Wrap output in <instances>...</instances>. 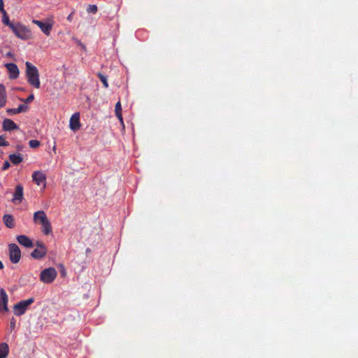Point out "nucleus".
<instances>
[{
  "label": "nucleus",
  "instance_id": "dca6fc26",
  "mask_svg": "<svg viewBox=\"0 0 358 358\" xmlns=\"http://www.w3.org/2000/svg\"><path fill=\"white\" fill-rule=\"evenodd\" d=\"M47 253V249H34L31 253V256L36 259H40L45 256Z\"/></svg>",
  "mask_w": 358,
  "mask_h": 358
},
{
  "label": "nucleus",
  "instance_id": "0eeeda50",
  "mask_svg": "<svg viewBox=\"0 0 358 358\" xmlns=\"http://www.w3.org/2000/svg\"><path fill=\"white\" fill-rule=\"evenodd\" d=\"M8 296L4 289H0V312H8Z\"/></svg>",
  "mask_w": 358,
  "mask_h": 358
},
{
  "label": "nucleus",
  "instance_id": "423d86ee",
  "mask_svg": "<svg viewBox=\"0 0 358 358\" xmlns=\"http://www.w3.org/2000/svg\"><path fill=\"white\" fill-rule=\"evenodd\" d=\"M8 248L10 262L13 264L18 263L21 258V251L19 247L15 243H11L8 245Z\"/></svg>",
  "mask_w": 358,
  "mask_h": 358
},
{
  "label": "nucleus",
  "instance_id": "9b49d317",
  "mask_svg": "<svg viewBox=\"0 0 358 358\" xmlns=\"http://www.w3.org/2000/svg\"><path fill=\"white\" fill-rule=\"evenodd\" d=\"M69 127L73 131H77L80 128L79 113H76L71 115L69 120Z\"/></svg>",
  "mask_w": 358,
  "mask_h": 358
},
{
  "label": "nucleus",
  "instance_id": "c85d7f7f",
  "mask_svg": "<svg viewBox=\"0 0 358 358\" xmlns=\"http://www.w3.org/2000/svg\"><path fill=\"white\" fill-rule=\"evenodd\" d=\"M34 94H31L24 100V102L30 103L34 100Z\"/></svg>",
  "mask_w": 358,
  "mask_h": 358
},
{
  "label": "nucleus",
  "instance_id": "9d476101",
  "mask_svg": "<svg viewBox=\"0 0 358 358\" xmlns=\"http://www.w3.org/2000/svg\"><path fill=\"white\" fill-rule=\"evenodd\" d=\"M32 22L40 27L41 31L46 35L49 36L52 29V24L50 23L43 22L38 20H33Z\"/></svg>",
  "mask_w": 358,
  "mask_h": 358
},
{
  "label": "nucleus",
  "instance_id": "6ab92c4d",
  "mask_svg": "<svg viewBox=\"0 0 358 358\" xmlns=\"http://www.w3.org/2000/svg\"><path fill=\"white\" fill-rule=\"evenodd\" d=\"M9 160L11 162V163L14 165H17L20 164L22 160L23 157L21 154H10L9 155Z\"/></svg>",
  "mask_w": 358,
  "mask_h": 358
},
{
  "label": "nucleus",
  "instance_id": "412c9836",
  "mask_svg": "<svg viewBox=\"0 0 358 358\" xmlns=\"http://www.w3.org/2000/svg\"><path fill=\"white\" fill-rule=\"evenodd\" d=\"M97 76L99 77V80H101V82L103 83V86L105 88H108V79H107V76L101 73H97Z\"/></svg>",
  "mask_w": 358,
  "mask_h": 358
},
{
  "label": "nucleus",
  "instance_id": "f704fd0d",
  "mask_svg": "<svg viewBox=\"0 0 358 358\" xmlns=\"http://www.w3.org/2000/svg\"><path fill=\"white\" fill-rule=\"evenodd\" d=\"M7 55H8V56H11L12 55V54L10 52H8Z\"/></svg>",
  "mask_w": 358,
  "mask_h": 358
},
{
  "label": "nucleus",
  "instance_id": "20e7f679",
  "mask_svg": "<svg viewBox=\"0 0 358 358\" xmlns=\"http://www.w3.org/2000/svg\"><path fill=\"white\" fill-rule=\"evenodd\" d=\"M57 276V271L53 267L45 268L41 272L40 280L44 283H52Z\"/></svg>",
  "mask_w": 358,
  "mask_h": 358
},
{
  "label": "nucleus",
  "instance_id": "a211bd4d",
  "mask_svg": "<svg viewBox=\"0 0 358 358\" xmlns=\"http://www.w3.org/2000/svg\"><path fill=\"white\" fill-rule=\"evenodd\" d=\"M3 221L5 225L10 229L13 228L15 226L14 218L11 215H4L3 216Z\"/></svg>",
  "mask_w": 358,
  "mask_h": 358
},
{
  "label": "nucleus",
  "instance_id": "aec40b11",
  "mask_svg": "<svg viewBox=\"0 0 358 358\" xmlns=\"http://www.w3.org/2000/svg\"><path fill=\"white\" fill-rule=\"evenodd\" d=\"M9 352V348L7 343H0V358H6Z\"/></svg>",
  "mask_w": 358,
  "mask_h": 358
},
{
  "label": "nucleus",
  "instance_id": "72a5a7b5",
  "mask_svg": "<svg viewBox=\"0 0 358 358\" xmlns=\"http://www.w3.org/2000/svg\"><path fill=\"white\" fill-rule=\"evenodd\" d=\"M3 268V263L0 261V269H2Z\"/></svg>",
  "mask_w": 358,
  "mask_h": 358
},
{
  "label": "nucleus",
  "instance_id": "f03ea898",
  "mask_svg": "<svg viewBox=\"0 0 358 358\" xmlns=\"http://www.w3.org/2000/svg\"><path fill=\"white\" fill-rule=\"evenodd\" d=\"M26 76L28 83L36 89L40 88L41 83L39 80V73L37 68L29 62L26 64Z\"/></svg>",
  "mask_w": 358,
  "mask_h": 358
},
{
  "label": "nucleus",
  "instance_id": "7c9ffc66",
  "mask_svg": "<svg viewBox=\"0 0 358 358\" xmlns=\"http://www.w3.org/2000/svg\"><path fill=\"white\" fill-rule=\"evenodd\" d=\"M0 11L1 13L6 12V10L3 8V0H0Z\"/></svg>",
  "mask_w": 358,
  "mask_h": 358
},
{
  "label": "nucleus",
  "instance_id": "5701e85b",
  "mask_svg": "<svg viewBox=\"0 0 358 358\" xmlns=\"http://www.w3.org/2000/svg\"><path fill=\"white\" fill-rule=\"evenodd\" d=\"M29 145L31 148H37L40 145V142L38 140H30L29 141Z\"/></svg>",
  "mask_w": 358,
  "mask_h": 358
},
{
  "label": "nucleus",
  "instance_id": "bb28decb",
  "mask_svg": "<svg viewBox=\"0 0 358 358\" xmlns=\"http://www.w3.org/2000/svg\"><path fill=\"white\" fill-rule=\"evenodd\" d=\"M36 246H37V248H38V249H46L44 243L41 241H37Z\"/></svg>",
  "mask_w": 358,
  "mask_h": 358
},
{
  "label": "nucleus",
  "instance_id": "6e6552de",
  "mask_svg": "<svg viewBox=\"0 0 358 358\" xmlns=\"http://www.w3.org/2000/svg\"><path fill=\"white\" fill-rule=\"evenodd\" d=\"M32 179L37 185L45 187L46 176L43 172L41 171H34L32 174Z\"/></svg>",
  "mask_w": 358,
  "mask_h": 358
},
{
  "label": "nucleus",
  "instance_id": "393cba45",
  "mask_svg": "<svg viewBox=\"0 0 358 358\" xmlns=\"http://www.w3.org/2000/svg\"><path fill=\"white\" fill-rule=\"evenodd\" d=\"M115 113L122 112V106H121V103L120 101H117L115 104Z\"/></svg>",
  "mask_w": 358,
  "mask_h": 358
},
{
  "label": "nucleus",
  "instance_id": "a878e982",
  "mask_svg": "<svg viewBox=\"0 0 358 358\" xmlns=\"http://www.w3.org/2000/svg\"><path fill=\"white\" fill-rule=\"evenodd\" d=\"M9 143L3 136H0V146H7Z\"/></svg>",
  "mask_w": 358,
  "mask_h": 358
},
{
  "label": "nucleus",
  "instance_id": "2eb2a0df",
  "mask_svg": "<svg viewBox=\"0 0 358 358\" xmlns=\"http://www.w3.org/2000/svg\"><path fill=\"white\" fill-rule=\"evenodd\" d=\"M29 109L27 105L21 104L17 108H8L6 112L8 115H15L22 112H26Z\"/></svg>",
  "mask_w": 358,
  "mask_h": 358
},
{
  "label": "nucleus",
  "instance_id": "2f4dec72",
  "mask_svg": "<svg viewBox=\"0 0 358 358\" xmlns=\"http://www.w3.org/2000/svg\"><path fill=\"white\" fill-rule=\"evenodd\" d=\"M72 18H73V13H71L70 15H69V16L67 17V20L71 22L72 20Z\"/></svg>",
  "mask_w": 358,
  "mask_h": 358
},
{
  "label": "nucleus",
  "instance_id": "f257e3e1",
  "mask_svg": "<svg viewBox=\"0 0 358 358\" xmlns=\"http://www.w3.org/2000/svg\"><path fill=\"white\" fill-rule=\"evenodd\" d=\"M33 221L35 224L41 225V230L44 234L48 235L52 233V229L51 224L43 210L35 212L33 216Z\"/></svg>",
  "mask_w": 358,
  "mask_h": 358
},
{
  "label": "nucleus",
  "instance_id": "473e14b6",
  "mask_svg": "<svg viewBox=\"0 0 358 358\" xmlns=\"http://www.w3.org/2000/svg\"><path fill=\"white\" fill-rule=\"evenodd\" d=\"M16 148H17V150H22V145H17Z\"/></svg>",
  "mask_w": 358,
  "mask_h": 358
},
{
  "label": "nucleus",
  "instance_id": "cd10ccee",
  "mask_svg": "<svg viewBox=\"0 0 358 358\" xmlns=\"http://www.w3.org/2000/svg\"><path fill=\"white\" fill-rule=\"evenodd\" d=\"M10 164L9 162L5 161L3 163V165L2 166V170L3 171L7 170L10 167Z\"/></svg>",
  "mask_w": 358,
  "mask_h": 358
},
{
  "label": "nucleus",
  "instance_id": "39448f33",
  "mask_svg": "<svg viewBox=\"0 0 358 358\" xmlns=\"http://www.w3.org/2000/svg\"><path fill=\"white\" fill-rule=\"evenodd\" d=\"M34 302L33 297L29 298L26 300L21 301L13 306L14 314L17 316L22 315L25 313L28 307Z\"/></svg>",
  "mask_w": 358,
  "mask_h": 358
},
{
  "label": "nucleus",
  "instance_id": "f8f14e48",
  "mask_svg": "<svg viewBox=\"0 0 358 358\" xmlns=\"http://www.w3.org/2000/svg\"><path fill=\"white\" fill-rule=\"evenodd\" d=\"M23 186L19 184L15 187V190L12 201L14 203H20L23 199Z\"/></svg>",
  "mask_w": 358,
  "mask_h": 358
},
{
  "label": "nucleus",
  "instance_id": "f3484780",
  "mask_svg": "<svg viewBox=\"0 0 358 358\" xmlns=\"http://www.w3.org/2000/svg\"><path fill=\"white\" fill-rule=\"evenodd\" d=\"M7 101L6 88L3 85L0 84V108L6 106Z\"/></svg>",
  "mask_w": 358,
  "mask_h": 358
},
{
  "label": "nucleus",
  "instance_id": "7ed1b4c3",
  "mask_svg": "<svg viewBox=\"0 0 358 358\" xmlns=\"http://www.w3.org/2000/svg\"><path fill=\"white\" fill-rule=\"evenodd\" d=\"M10 29L19 38L27 40L31 37L30 29L20 22L11 24Z\"/></svg>",
  "mask_w": 358,
  "mask_h": 358
},
{
  "label": "nucleus",
  "instance_id": "1a4fd4ad",
  "mask_svg": "<svg viewBox=\"0 0 358 358\" xmlns=\"http://www.w3.org/2000/svg\"><path fill=\"white\" fill-rule=\"evenodd\" d=\"M10 79H16L18 78L20 71L17 66L14 63H7L5 64Z\"/></svg>",
  "mask_w": 358,
  "mask_h": 358
},
{
  "label": "nucleus",
  "instance_id": "4468645a",
  "mask_svg": "<svg viewBox=\"0 0 358 358\" xmlns=\"http://www.w3.org/2000/svg\"><path fill=\"white\" fill-rule=\"evenodd\" d=\"M3 130L10 131L18 129V126L10 119L6 118L2 124Z\"/></svg>",
  "mask_w": 358,
  "mask_h": 358
},
{
  "label": "nucleus",
  "instance_id": "4be33fe9",
  "mask_svg": "<svg viewBox=\"0 0 358 358\" xmlns=\"http://www.w3.org/2000/svg\"><path fill=\"white\" fill-rule=\"evenodd\" d=\"M3 17H2V22L4 24L8 26L10 28L11 24H15L14 23H12L9 20V17L6 13V12L2 13Z\"/></svg>",
  "mask_w": 358,
  "mask_h": 358
},
{
  "label": "nucleus",
  "instance_id": "c756f323",
  "mask_svg": "<svg viewBox=\"0 0 358 358\" xmlns=\"http://www.w3.org/2000/svg\"><path fill=\"white\" fill-rule=\"evenodd\" d=\"M117 117L118 118V120L120 121L121 123H123V118H122V112H120L118 113H115Z\"/></svg>",
  "mask_w": 358,
  "mask_h": 358
},
{
  "label": "nucleus",
  "instance_id": "ddd939ff",
  "mask_svg": "<svg viewBox=\"0 0 358 358\" xmlns=\"http://www.w3.org/2000/svg\"><path fill=\"white\" fill-rule=\"evenodd\" d=\"M17 242L27 248H31L34 247V243L32 241L25 235H20L17 236Z\"/></svg>",
  "mask_w": 358,
  "mask_h": 358
},
{
  "label": "nucleus",
  "instance_id": "b1692460",
  "mask_svg": "<svg viewBox=\"0 0 358 358\" xmlns=\"http://www.w3.org/2000/svg\"><path fill=\"white\" fill-rule=\"evenodd\" d=\"M87 11L89 13H95L97 11V6L96 5H90L87 8Z\"/></svg>",
  "mask_w": 358,
  "mask_h": 358
}]
</instances>
